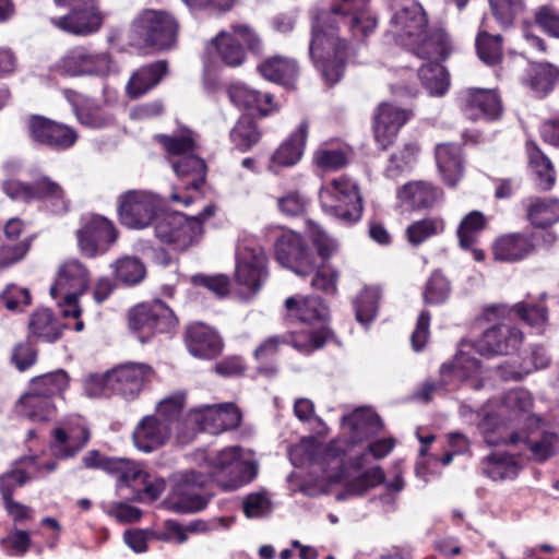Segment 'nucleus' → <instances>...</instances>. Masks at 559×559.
<instances>
[{"mask_svg": "<svg viewBox=\"0 0 559 559\" xmlns=\"http://www.w3.org/2000/svg\"><path fill=\"white\" fill-rule=\"evenodd\" d=\"M369 1L334 0L330 11H320L313 17L309 51L330 85L343 75L349 40L360 41L376 28V17L367 12Z\"/></svg>", "mask_w": 559, "mask_h": 559, "instance_id": "obj_1", "label": "nucleus"}, {"mask_svg": "<svg viewBox=\"0 0 559 559\" xmlns=\"http://www.w3.org/2000/svg\"><path fill=\"white\" fill-rule=\"evenodd\" d=\"M386 36L417 58H439L448 52L449 37L442 29L428 32V19L418 2L397 9L392 15Z\"/></svg>", "mask_w": 559, "mask_h": 559, "instance_id": "obj_2", "label": "nucleus"}, {"mask_svg": "<svg viewBox=\"0 0 559 559\" xmlns=\"http://www.w3.org/2000/svg\"><path fill=\"white\" fill-rule=\"evenodd\" d=\"M522 341L523 333L519 329L501 323L487 329L475 343L462 342L454 356L455 376L466 381L471 389L479 390L484 385V371L479 361L471 356V350L483 356L509 355Z\"/></svg>", "mask_w": 559, "mask_h": 559, "instance_id": "obj_3", "label": "nucleus"}, {"mask_svg": "<svg viewBox=\"0 0 559 559\" xmlns=\"http://www.w3.org/2000/svg\"><path fill=\"white\" fill-rule=\"evenodd\" d=\"M491 412L483 413L478 429L485 442L491 447L508 445L526 451L525 455L536 462H545L559 453V432L548 427L540 417L531 416L528 430L516 431L512 429L492 428Z\"/></svg>", "mask_w": 559, "mask_h": 559, "instance_id": "obj_4", "label": "nucleus"}, {"mask_svg": "<svg viewBox=\"0 0 559 559\" xmlns=\"http://www.w3.org/2000/svg\"><path fill=\"white\" fill-rule=\"evenodd\" d=\"M185 401L186 395L180 392L158 402L155 413L144 416L136 424L132 433L135 448L150 453L165 445L174 429L183 426V421H180V415L185 407Z\"/></svg>", "mask_w": 559, "mask_h": 559, "instance_id": "obj_5", "label": "nucleus"}, {"mask_svg": "<svg viewBox=\"0 0 559 559\" xmlns=\"http://www.w3.org/2000/svg\"><path fill=\"white\" fill-rule=\"evenodd\" d=\"M203 468L224 490H235L253 480L258 465L253 454L237 445L224 448L204 459Z\"/></svg>", "mask_w": 559, "mask_h": 559, "instance_id": "obj_6", "label": "nucleus"}, {"mask_svg": "<svg viewBox=\"0 0 559 559\" xmlns=\"http://www.w3.org/2000/svg\"><path fill=\"white\" fill-rule=\"evenodd\" d=\"M263 40L249 24L235 23L229 29L221 31L209 44L207 50L215 51L219 60L229 67H239L246 61V49L253 55L263 52Z\"/></svg>", "mask_w": 559, "mask_h": 559, "instance_id": "obj_7", "label": "nucleus"}, {"mask_svg": "<svg viewBox=\"0 0 559 559\" xmlns=\"http://www.w3.org/2000/svg\"><path fill=\"white\" fill-rule=\"evenodd\" d=\"M241 421V414L231 404L202 405L191 409L185 420L182 431L178 430V439L188 442L198 431H207L217 435L228 429H235Z\"/></svg>", "mask_w": 559, "mask_h": 559, "instance_id": "obj_8", "label": "nucleus"}, {"mask_svg": "<svg viewBox=\"0 0 559 559\" xmlns=\"http://www.w3.org/2000/svg\"><path fill=\"white\" fill-rule=\"evenodd\" d=\"M165 150L177 159H171L176 175L188 179L187 188L198 190L204 182L206 165L203 159L193 154L197 148L193 132L186 130L179 134L158 136Z\"/></svg>", "mask_w": 559, "mask_h": 559, "instance_id": "obj_9", "label": "nucleus"}, {"mask_svg": "<svg viewBox=\"0 0 559 559\" xmlns=\"http://www.w3.org/2000/svg\"><path fill=\"white\" fill-rule=\"evenodd\" d=\"M325 213L344 222L355 223L362 214V201L358 186L347 177H338L325 183L319 193Z\"/></svg>", "mask_w": 559, "mask_h": 559, "instance_id": "obj_10", "label": "nucleus"}, {"mask_svg": "<svg viewBox=\"0 0 559 559\" xmlns=\"http://www.w3.org/2000/svg\"><path fill=\"white\" fill-rule=\"evenodd\" d=\"M177 21L167 12L144 10L133 21L131 33L145 46L165 49L176 41Z\"/></svg>", "mask_w": 559, "mask_h": 559, "instance_id": "obj_11", "label": "nucleus"}, {"mask_svg": "<svg viewBox=\"0 0 559 559\" xmlns=\"http://www.w3.org/2000/svg\"><path fill=\"white\" fill-rule=\"evenodd\" d=\"M214 211V205H206L197 216L188 217L181 213L163 216L157 219L155 234L163 242L185 248L201 237L202 224Z\"/></svg>", "mask_w": 559, "mask_h": 559, "instance_id": "obj_12", "label": "nucleus"}, {"mask_svg": "<svg viewBox=\"0 0 559 559\" xmlns=\"http://www.w3.org/2000/svg\"><path fill=\"white\" fill-rule=\"evenodd\" d=\"M177 324L173 310L160 300L135 306L129 313V326L141 343L154 333L170 331Z\"/></svg>", "mask_w": 559, "mask_h": 559, "instance_id": "obj_13", "label": "nucleus"}, {"mask_svg": "<svg viewBox=\"0 0 559 559\" xmlns=\"http://www.w3.org/2000/svg\"><path fill=\"white\" fill-rule=\"evenodd\" d=\"M533 397L531 393L524 389H516L506 393L499 405L492 402L486 403L477 413L475 424H478L483 419V413L486 411L491 412V424L496 431L499 428L507 427V421L523 420L526 424L530 423V417L535 416L532 414Z\"/></svg>", "mask_w": 559, "mask_h": 559, "instance_id": "obj_14", "label": "nucleus"}, {"mask_svg": "<svg viewBox=\"0 0 559 559\" xmlns=\"http://www.w3.org/2000/svg\"><path fill=\"white\" fill-rule=\"evenodd\" d=\"M210 480L203 465L198 471L192 469L179 474L173 489L174 508L182 513L197 512L205 508L207 499L203 493V488Z\"/></svg>", "mask_w": 559, "mask_h": 559, "instance_id": "obj_15", "label": "nucleus"}, {"mask_svg": "<svg viewBox=\"0 0 559 559\" xmlns=\"http://www.w3.org/2000/svg\"><path fill=\"white\" fill-rule=\"evenodd\" d=\"M159 206L158 199L146 191H128L119 198V218L128 228L142 229L153 222Z\"/></svg>", "mask_w": 559, "mask_h": 559, "instance_id": "obj_16", "label": "nucleus"}, {"mask_svg": "<svg viewBox=\"0 0 559 559\" xmlns=\"http://www.w3.org/2000/svg\"><path fill=\"white\" fill-rule=\"evenodd\" d=\"M277 262L298 276H307L314 270V258L299 234L285 230L275 242Z\"/></svg>", "mask_w": 559, "mask_h": 559, "instance_id": "obj_17", "label": "nucleus"}, {"mask_svg": "<svg viewBox=\"0 0 559 559\" xmlns=\"http://www.w3.org/2000/svg\"><path fill=\"white\" fill-rule=\"evenodd\" d=\"M118 234L114 224L104 216L92 215L85 218L76 231L81 252L90 258L105 253L117 240Z\"/></svg>", "mask_w": 559, "mask_h": 559, "instance_id": "obj_18", "label": "nucleus"}, {"mask_svg": "<svg viewBox=\"0 0 559 559\" xmlns=\"http://www.w3.org/2000/svg\"><path fill=\"white\" fill-rule=\"evenodd\" d=\"M60 68L71 76H103L115 70V63L107 52L75 47L63 56Z\"/></svg>", "mask_w": 559, "mask_h": 559, "instance_id": "obj_19", "label": "nucleus"}, {"mask_svg": "<svg viewBox=\"0 0 559 559\" xmlns=\"http://www.w3.org/2000/svg\"><path fill=\"white\" fill-rule=\"evenodd\" d=\"M236 280L249 290L255 292L266 278V257L262 248L253 243H239L236 253Z\"/></svg>", "mask_w": 559, "mask_h": 559, "instance_id": "obj_20", "label": "nucleus"}, {"mask_svg": "<svg viewBox=\"0 0 559 559\" xmlns=\"http://www.w3.org/2000/svg\"><path fill=\"white\" fill-rule=\"evenodd\" d=\"M26 127L33 142L51 148L66 150L78 140V134L72 128L43 116H31Z\"/></svg>", "mask_w": 559, "mask_h": 559, "instance_id": "obj_21", "label": "nucleus"}, {"mask_svg": "<svg viewBox=\"0 0 559 559\" xmlns=\"http://www.w3.org/2000/svg\"><path fill=\"white\" fill-rule=\"evenodd\" d=\"M88 271L78 260L64 262L58 272L57 280L50 288L52 298L58 299V294H67V297H79L88 287Z\"/></svg>", "mask_w": 559, "mask_h": 559, "instance_id": "obj_22", "label": "nucleus"}, {"mask_svg": "<svg viewBox=\"0 0 559 559\" xmlns=\"http://www.w3.org/2000/svg\"><path fill=\"white\" fill-rule=\"evenodd\" d=\"M408 120L406 110L391 104H381L374 118L373 132L376 142L382 150L388 148L397 135V132Z\"/></svg>", "mask_w": 559, "mask_h": 559, "instance_id": "obj_23", "label": "nucleus"}, {"mask_svg": "<svg viewBox=\"0 0 559 559\" xmlns=\"http://www.w3.org/2000/svg\"><path fill=\"white\" fill-rule=\"evenodd\" d=\"M62 31L74 35L86 36L97 32L103 23V15L95 7V0L90 4H81L66 16L53 20Z\"/></svg>", "mask_w": 559, "mask_h": 559, "instance_id": "obj_24", "label": "nucleus"}, {"mask_svg": "<svg viewBox=\"0 0 559 559\" xmlns=\"http://www.w3.org/2000/svg\"><path fill=\"white\" fill-rule=\"evenodd\" d=\"M151 373V367L144 364L128 362L114 368L110 377L116 394L133 399Z\"/></svg>", "mask_w": 559, "mask_h": 559, "instance_id": "obj_25", "label": "nucleus"}, {"mask_svg": "<svg viewBox=\"0 0 559 559\" xmlns=\"http://www.w3.org/2000/svg\"><path fill=\"white\" fill-rule=\"evenodd\" d=\"M230 102L249 115L267 116L273 111L272 95L262 93L245 83H234L228 87Z\"/></svg>", "mask_w": 559, "mask_h": 559, "instance_id": "obj_26", "label": "nucleus"}, {"mask_svg": "<svg viewBox=\"0 0 559 559\" xmlns=\"http://www.w3.org/2000/svg\"><path fill=\"white\" fill-rule=\"evenodd\" d=\"M465 114L471 119L492 120L500 116L501 104L492 90L469 88L464 94Z\"/></svg>", "mask_w": 559, "mask_h": 559, "instance_id": "obj_27", "label": "nucleus"}, {"mask_svg": "<svg viewBox=\"0 0 559 559\" xmlns=\"http://www.w3.org/2000/svg\"><path fill=\"white\" fill-rule=\"evenodd\" d=\"M186 341L189 352L200 358H213L223 349V343L217 333L202 323L188 328Z\"/></svg>", "mask_w": 559, "mask_h": 559, "instance_id": "obj_28", "label": "nucleus"}, {"mask_svg": "<svg viewBox=\"0 0 559 559\" xmlns=\"http://www.w3.org/2000/svg\"><path fill=\"white\" fill-rule=\"evenodd\" d=\"M535 246L526 235L514 233L500 236L493 243L492 252L497 260L516 262L534 251Z\"/></svg>", "mask_w": 559, "mask_h": 559, "instance_id": "obj_29", "label": "nucleus"}, {"mask_svg": "<svg viewBox=\"0 0 559 559\" xmlns=\"http://www.w3.org/2000/svg\"><path fill=\"white\" fill-rule=\"evenodd\" d=\"M16 411L20 415L34 423H46L56 415V406L52 399L35 392L32 389L21 396L16 404Z\"/></svg>", "mask_w": 559, "mask_h": 559, "instance_id": "obj_30", "label": "nucleus"}, {"mask_svg": "<svg viewBox=\"0 0 559 559\" xmlns=\"http://www.w3.org/2000/svg\"><path fill=\"white\" fill-rule=\"evenodd\" d=\"M451 45L449 44L448 52L439 58H421L426 60L418 69V78L424 87L432 96H442L449 88V79L445 69L439 63L441 59L449 56Z\"/></svg>", "mask_w": 559, "mask_h": 559, "instance_id": "obj_31", "label": "nucleus"}, {"mask_svg": "<svg viewBox=\"0 0 559 559\" xmlns=\"http://www.w3.org/2000/svg\"><path fill=\"white\" fill-rule=\"evenodd\" d=\"M308 134V123L301 122L299 128L273 154L271 169L275 166L290 167L299 162Z\"/></svg>", "mask_w": 559, "mask_h": 559, "instance_id": "obj_32", "label": "nucleus"}, {"mask_svg": "<svg viewBox=\"0 0 559 559\" xmlns=\"http://www.w3.org/2000/svg\"><path fill=\"white\" fill-rule=\"evenodd\" d=\"M403 203H408L413 209H427L433 206L442 198V191L433 185L425 181L409 182L397 192Z\"/></svg>", "mask_w": 559, "mask_h": 559, "instance_id": "obj_33", "label": "nucleus"}, {"mask_svg": "<svg viewBox=\"0 0 559 559\" xmlns=\"http://www.w3.org/2000/svg\"><path fill=\"white\" fill-rule=\"evenodd\" d=\"M165 61H157L140 68L130 78L127 85V93L132 98H138L154 87L166 73Z\"/></svg>", "mask_w": 559, "mask_h": 559, "instance_id": "obj_34", "label": "nucleus"}, {"mask_svg": "<svg viewBox=\"0 0 559 559\" xmlns=\"http://www.w3.org/2000/svg\"><path fill=\"white\" fill-rule=\"evenodd\" d=\"M259 71L266 80L290 87L294 85L298 68L293 59L274 56L259 66Z\"/></svg>", "mask_w": 559, "mask_h": 559, "instance_id": "obj_35", "label": "nucleus"}, {"mask_svg": "<svg viewBox=\"0 0 559 559\" xmlns=\"http://www.w3.org/2000/svg\"><path fill=\"white\" fill-rule=\"evenodd\" d=\"M87 440L88 432L84 427L70 431L64 428H56L50 448L55 456L67 459L80 451Z\"/></svg>", "mask_w": 559, "mask_h": 559, "instance_id": "obj_36", "label": "nucleus"}, {"mask_svg": "<svg viewBox=\"0 0 559 559\" xmlns=\"http://www.w3.org/2000/svg\"><path fill=\"white\" fill-rule=\"evenodd\" d=\"M438 168L449 186H454L463 175L461 148L453 144H439L436 147Z\"/></svg>", "mask_w": 559, "mask_h": 559, "instance_id": "obj_37", "label": "nucleus"}, {"mask_svg": "<svg viewBox=\"0 0 559 559\" xmlns=\"http://www.w3.org/2000/svg\"><path fill=\"white\" fill-rule=\"evenodd\" d=\"M285 307L289 317L305 323L324 321L328 316V309L319 297H289L285 301Z\"/></svg>", "mask_w": 559, "mask_h": 559, "instance_id": "obj_38", "label": "nucleus"}, {"mask_svg": "<svg viewBox=\"0 0 559 559\" xmlns=\"http://www.w3.org/2000/svg\"><path fill=\"white\" fill-rule=\"evenodd\" d=\"M350 429L353 442H360L381 430L382 424L378 415L369 408L356 409L344 418Z\"/></svg>", "mask_w": 559, "mask_h": 559, "instance_id": "obj_39", "label": "nucleus"}, {"mask_svg": "<svg viewBox=\"0 0 559 559\" xmlns=\"http://www.w3.org/2000/svg\"><path fill=\"white\" fill-rule=\"evenodd\" d=\"M520 468V461L509 453H492L481 462L483 473L493 480L514 478Z\"/></svg>", "mask_w": 559, "mask_h": 559, "instance_id": "obj_40", "label": "nucleus"}, {"mask_svg": "<svg viewBox=\"0 0 559 559\" xmlns=\"http://www.w3.org/2000/svg\"><path fill=\"white\" fill-rule=\"evenodd\" d=\"M526 216L537 228H546L559 222V201L556 199H532L527 204Z\"/></svg>", "mask_w": 559, "mask_h": 559, "instance_id": "obj_41", "label": "nucleus"}, {"mask_svg": "<svg viewBox=\"0 0 559 559\" xmlns=\"http://www.w3.org/2000/svg\"><path fill=\"white\" fill-rule=\"evenodd\" d=\"M28 329L32 335L37 338L53 343L60 338L63 326L48 309H40L32 314Z\"/></svg>", "mask_w": 559, "mask_h": 559, "instance_id": "obj_42", "label": "nucleus"}, {"mask_svg": "<svg viewBox=\"0 0 559 559\" xmlns=\"http://www.w3.org/2000/svg\"><path fill=\"white\" fill-rule=\"evenodd\" d=\"M109 474L117 478L118 489L130 487L135 492L140 481H145V471L133 461L115 457L114 463L108 466Z\"/></svg>", "mask_w": 559, "mask_h": 559, "instance_id": "obj_43", "label": "nucleus"}, {"mask_svg": "<svg viewBox=\"0 0 559 559\" xmlns=\"http://www.w3.org/2000/svg\"><path fill=\"white\" fill-rule=\"evenodd\" d=\"M109 474L117 478L118 489L130 487L135 492L140 481H145V471L133 461L115 457L114 463L108 466Z\"/></svg>", "mask_w": 559, "mask_h": 559, "instance_id": "obj_44", "label": "nucleus"}, {"mask_svg": "<svg viewBox=\"0 0 559 559\" xmlns=\"http://www.w3.org/2000/svg\"><path fill=\"white\" fill-rule=\"evenodd\" d=\"M559 78V70L549 63L533 64L528 71V85L537 96L547 95Z\"/></svg>", "mask_w": 559, "mask_h": 559, "instance_id": "obj_45", "label": "nucleus"}, {"mask_svg": "<svg viewBox=\"0 0 559 559\" xmlns=\"http://www.w3.org/2000/svg\"><path fill=\"white\" fill-rule=\"evenodd\" d=\"M445 224L443 218L426 217L412 223L406 228V237L413 246H419L427 239L441 234L444 230Z\"/></svg>", "mask_w": 559, "mask_h": 559, "instance_id": "obj_46", "label": "nucleus"}, {"mask_svg": "<svg viewBox=\"0 0 559 559\" xmlns=\"http://www.w3.org/2000/svg\"><path fill=\"white\" fill-rule=\"evenodd\" d=\"M530 164L537 176V185L542 190H549L556 181L555 169L550 159L537 147L528 148Z\"/></svg>", "mask_w": 559, "mask_h": 559, "instance_id": "obj_47", "label": "nucleus"}, {"mask_svg": "<svg viewBox=\"0 0 559 559\" xmlns=\"http://www.w3.org/2000/svg\"><path fill=\"white\" fill-rule=\"evenodd\" d=\"M68 383V374L63 370H57L34 378L31 381L29 389L52 399L61 394L67 389Z\"/></svg>", "mask_w": 559, "mask_h": 559, "instance_id": "obj_48", "label": "nucleus"}, {"mask_svg": "<svg viewBox=\"0 0 559 559\" xmlns=\"http://www.w3.org/2000/svg\"><path fill=\"white\" fill-rule=\"evenodd\" d=\"M454 371V359L452 360V362L443 364L440 368L441 381H425L423 385L416 391L414 395L415 399L425 403L429 402L432 399L433 394L442 391L443 386L451 382V379H454L469 386V384L466 381H463L459 377H456Z\"/></svg>", "mask_w": 559, "mask_h": 559, "instance_id": "obj_49", "label": "nucleus"}, {"mask_svg": "<svg viewBox=\"0 0 559 559\" xmlns=\"http://www.w3.org/2000/svg\"><path fill=\"white\" fill-rule=\"evenodd\" d=\"M116 280L126 284L134 285L145 276L144 264L135 257H123L111 265Z\"/></svg>", "mask_w": 559, "mask_h": 559, "instance_id": "obj_50", "label": "nucleus"}, {"mask_svg": "<svg viewBox=\"0 0 559 559\" xmlns=\"http://www.w3.org/2000/svg\"><path fill=\"white\" fill-rule=\"evenodd\" d=\"M242 511L248 519H263L271 515L273 504L265 490L250 492L242 498Z\"/></svg>", "mask_w": 559, "mask_h": 559, "instance_id": "obj_51", "label": "nucleus"}, {"mask_svg": "<svg viewBox=\"0 0 559 559\" xmlns=\"http://www.w3.org/2000/svg\"><path fill=\"white\" fill-rule=\"evenodd\" d=\"M34 191H38L39 195L35 199H45L51 202V211L56 214L63 213L68 210V202L64 199L62 188L47 177L40 178L34 185Z\"/></svg>", "mask_w": 559, "mask_h": 559, "instance_id": "obj_52", "label": "nucleus"}, {"mask_svg": "<svg viewBox=\"0 0 559 559\" xmlns=\"http://www.w3.org/2000/svg\"><path fill=\"white\" fill-rule=\"evenodd\" d=\"M485 217L478 211L467 214L459 225L457 237L463 249H471L475 243L476 236L485 228Z\"/></svg>", "mask_w": 559, "mask_h": 559, "instance_id": "obj_53", "label": "nucleus"}, {"mask_svg": "<svg viewBox=\"0 0 559 559\" xmlns=\"http://www.w3.org/2000/svg\"><path fill=\"white\" fill-rule=\"evenodd\" d=\"M230 139L239 150L247 151L258 143L260 132L251 118L243 117L238 120L237 124L231 130Z\"/></svg>", "mask_w": 559, "mask_h": 559, "instance_id": "obj_54", "label": "nucleus"}, {"mask_svg": "<svg viewBox=\"0 0 559 559\" xmlns=\"http://www.w3.org/2000/svg\"><path fill=\"white\" fill-rule=\"evenodd\" d=\"M476 49L479 59L487 64H495L500 61L502 56L501 37L491 36L481 31L476 38Z\"/></svg>", "mask_w": 559, "mask_h": 559, "instance_id": "obj_55", "label": "nucleus"}, {"mask_svg": "<svg viewBox=\"0 0 559 559\" xmlns=\"http://www.w3.org/2000/svg\"><path fill=\"white\" fill-rule=\"evenodd\" d=\"M379 297L378 288H366L357 296L355 301L356 319L361 324L369 323L376 317Z\"/></svg>", "mask_w": 559, "mask_h": 559, "instance_id": "obj_56", "label": "nucleus"}, {"mask_svg": "<svg viewBox=\"0 0 559 559\" xmlns=\"http://www.w3.org/2000/svg\"><path fill=\"white\" fill-rule=\"evenodd\" d=\"M286 337L288 338V344H290L295 349L308 355L314 349H319L324 346L329 337V331L322 329L311 333L289 334L286 335Z\"/></svg>", "mask_w": 559, "mask_h": 559, "instance_id": "obj_57", "label": "nucleus"}, {"mask_svg": "<svg viewBox=\"0 0 559 559\" xmlns=\"http://www.w3.org/2000/svg\"><path fill=\"white\" fill-rule=\"evenodd\" d=\"M308 233L323 263L337 252V241L330 237L318 224L309 222Z\"/></svg>", "mask_w": 559, "mask_h": 559, "instance_id": "obj_58", "label": "nucleus"}, {"mask_svg": "<svg viewBox=\"0 0 559 559\" xmlns=\"http://www.w3.org/2000/svg\"><path fill=\"white\" fill-rule=\"evenodd\" d=\"M496 20L503 26H509L524 10L523 0H489Z\"/></svg>", "mask_w": 559, "mask_h": 559, "instance_id": "obj_59", "label": "nucleus"}, {"mask_svg": "<svg viewBox=\"0 0 559 559\" xmlns=\"http://www.w3.org/2000/svg\"><path fill=\"white\" fill-rule=\"evenodd\" d=\"M450 295V283L439 272H435L426 286L424 292L425 302L428 305H440L444 302Z\"/></svg>", "mask_w": 559, "mask_h": 559, "instance_id": "obj_60", "label": "nucleus"}, {"mask_svg": "<svg viewBox=\"0 0 559 559\" xmlns=\"http://www.w3.org/2000/svg\"><path fill=\"white\" fill-rule=\"evenodd\" d=\"M384 473L383 471L377 466L368 469L360 476L354 478L346 486V493L353 496H360L365 493L368 489L378 486L383 483Z\"/></svg>", "mask_w": 559, "mask_h": 559, "instance_id": "obj_61", "label": "nucleus"}, {"mask_svg": "<svg viewBox=\"0 0 559 559\" xmlns=\"http://www.w3.org/2000/svg\"><path fill=\"white\" fill-rule=\"evenodd\" d=\"M84 390L91 397L110 396L111 394H116L110 371L104 374H90L84 380Z\"/></svg>", "mask_w": 559, "mask_h": 559, "instance_id": "obj_62", "label": "nucleus"}, {"mask_svg": "<svg viewBox=\"0 0 559 559\" xmlns=\"http://www.w3.org/2000/svg\"><path fill=\"white\" fill-rule=\"evenodd\" d=\"M528 325L539 329L548 318L547 309L540 305L516 304L512 309Z\"/></svg>", "mask_w": 559, "mask_h": 559, "instance_id": "obj_63", "label": "nucleus"}, {"mask_svg": "<svg viewBox=\"0 0 559 559\" xmlns=\"http://www.w3.org/2000/svg\"><path fill=\"white\" fill-rule=\"evenodd\" d=\"M317 165L325 170H337L348 163V157L340 148H322L316 152Z\"/></svg>", "mask_w": 559, "mask_h": 559, "instance_id": "obj_64", "label": "nucleus"}]
</instances>
